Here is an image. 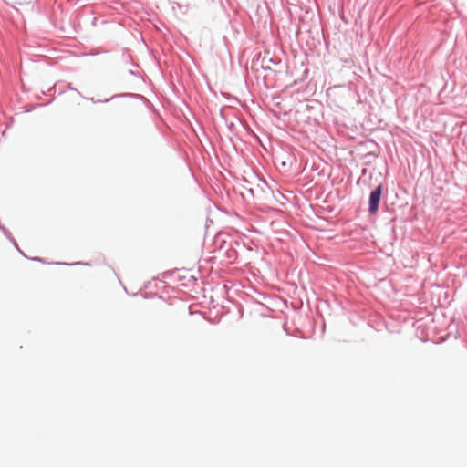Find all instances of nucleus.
Returning <instances> with one entry per match:
<instances>
[{"mask_svg":"<svg viewBox=\"0 0 467 467\" xmlns=\"http://www.w3.org/2000/svg\"><path fill=\"white\" fill-rule=\"evenodd\" d=\"M382 185L379 184L374 191L371 192L369 196V212L375 213L378 211L380 196H381Z\"/></svg>","mask_w":467,"mask_h":467,"instance_id":"nucleus-1","label":"nucleus"}]
</instances>
